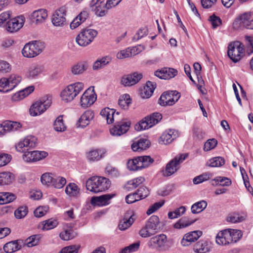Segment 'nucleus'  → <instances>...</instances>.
<instances>
[{
  "instance_id": "nucleus-24",
  "label": "nucleus",
  "mask_w": 253,
  "mask_h": 253,
  "mask_svg": "<svg viewBox=\"0 0 253 253\" xmlns=\"http://www.w3.org/2000/svg\"><path fill=\"white\" fill-rule=\"evenodd\" d=\"M105 153L104 149H92L86 153V158L90 162L98 161L104 157Z\"/></svg>"
},
{
  "instance_id": "nucleus-7",
  "label": "nucleus",
  "mask_w": 253,
  "mask_h": 253,
  "mask_svg": "<svg viewBox=\"0 0 253 253\" xmlns=\"http://www.w3.org/2000/svg\"><path fill=\"white\" fill-rule=\"evenodd\" d=\"M234 26L236 28L253 30V11L239 15L235 20Z\"/></svg>"
},
{
  "instance_id": "nucleus-57",
  "label": "nucleus",
  "mask_w": 253,
  "mask_h": 253,
  "mask_svg": "<svg viewBox=\"0 0 253 253\" xmlns=\"http://www.w3.org/2000/svg\"><path fill=\"white\" fill-rule=\"evenodd\" d=\"M151 127L149 122L146 120V117L140 121L138 124H137L135 126V129L137 131H141L142 130L148 129Z\"/></svg>"
},
{
  "instance_id": "nucleus-6",
  "label": "nucleus",
  "mask_w": 253,
  "mask_h": 253,
  "mask_svg": "<svg viewBox=\"0 0 253 253\" xmlns=\"http://www.w3.org/2000/svg\"><path fill=\"white\" fill-rule=\"evenodd\" d=\"M50 97L44 96L35 102L31 106L29 112L32 116H37L44 112L51 105Z\"/></svg>"
},
{
  "instance_id": "nucleus-49",
  "label": "nucleus",
  "mask_w": 253,
  "mask_h": 253,
  "mask_svg": "<svg viewBox=\"0 0 253 253\" xmlns=\"http://www.w3.org/2000/svg\"><path fill=\"white\" fill-rule=\"evenodd\" d=\"M186 208L184 206H181L174 211L169 212L168 215L169 219H174L181 216L184 214Z\"/></svg>"
},
{
  "instance_id": "nucleus-14",
  "label": "nucleus",
  "mask_w": 253,
  "mask_h": 253,
  "mask_svg": "<svg viewBox=\"0 0 253 253\" xmlns=\"http://www.w3.org/2000/svg\"><path fill=\"white\" fill-rule=\"evenodd\" d=\"M141 73L133 72L131 74L124 75L121 80V83L124 86H130L138 83L142 78Z\"/></svg>"
},
{
  "instance_id": "nucleus-34",
  "label": "nucleus",
  "mask_w": 253,
  "mask_h": 253,
  "mask_svg": "<svg viewBox=\"0 0 253 253\" xmlns=\"http://www.w3.org/2000/svg\"><path fill=\"white\" fill-rule=\"evenodd\" d=\"M58 224L56 219L50 218L41 222L40 227L42 230H49L55 228Z\"/></svg>"
},
{
  "instance_id": "nucleus-37",
  "label": "nucleus",
  "mask_w": 253,
  "mask_h": 253,
  "mask_svg": "<svg viewBox=\"0 0 253 253\" xmlns=\"http://www.w3.org/2000/svg\"><path fill=\"white\" fill-rule=\"evenodd\" d=\"M65 193L70 197L77 196L80 193V189L74 183H70L65 188Z\"/></svg>"
},
{
  "instance_id": "nucleus-53",
  "label": "nucleus",
  "mask_w": 253,
  "mask_h": 253,
  "mask_svg": "<svg viewBox=\"0 0 253 253\" xmlns=\"http://www.w3.org/2000/svg\"><path fill=\"white\" fill-rule=\"evenodd\" d=\"M194 222V221H189L186 217H183L175 223L173 227L176 229H182L191 225Z\"/></svg>"
},
{
  "instance_id": "nucleus-43",
  "label": "nucleus",
  "mask_w": 253,
  "mask_h": 253,
  "mask_svg": "<svg viewBox=\"0 0 253 253\" xmlns=\"http://www.w3.org/2000/svg\"><path fill=\"white\" fill-rule=\"evenodd\" d=\"M225 161L223 158L221 157H216L209 160L207 165L211 167H218L224 165Z\"/></svg>"
},
{
  "instance_id": "nucleus-55",
  "label": "nucleus",
  "mask_w": 253,
  "mask_h": 253,
  "mask_svg": "<svg viewBox=\"0 0 253 253\" xmlns=\"http://www.w3.org/2000/svg\"><path fill=\"white\" fill-rule=\"evenodd\" d=\"M40 239V236L39 235H34L28 238L25 242L28 247H32L36 246L38 244Z\"/></svg>"
},
{
  "instance_id": "nucleus-47",
  "label": "nucleus",
  "mask_w": 253,
  "mask_h": 253,
  "mask_svg": "<svg viewBox=\"0 0 253 253\" xmlns=\"http://www.w3.org/2000/svg\"><path fill=\"white\" fill-rule=\"evenodd\" d=\"M7 79L8 80L11 90H13L21 81V77L15 74L11 75Z\"/></svg>"
},
{
  "instance_id": "nucleus-45",
  "label": "nucleus",
  "mask_w": 253,
  "mask_h": 253,
  "mask_svg": "<svg viewBox=\"0 0 253 253\" xmlns=\"http://www.w3.org/2000/svg\"><path fill=\"white\" fill-rule=\"evenodd\" d=\"M53 126L55 130L58 132H63L66 129V126L63 122L62 116H59L56 118L54 121Z\"/></svg>"
},
{
  "instance_id": "nucleus-56",
  "label": "nucleus",
  "mask_w": 253,
  "mask_h": 253,
  "mask_svg": "<svg viewBox=\"0 0 253 253\" xmlns=\"http://www.w3.org/2000/svg\"><path fill=\"white\" fill-rule=\"evenodd\" d=\"M60 238L63 240L68 241L73 239L75 235L72 229H66L61 232L59 235Z\"/></svg>"
},
{
  "instance_id": "nucleus-5",
  "label": "nucleus",
  "mask_w": 253,
  "mask_h": 253,
  "mask_svg": "<svg viewBox=\"0 0 253 253\" xmlns=\"http://www.w3.org/2000/svg\"><path fill=\"white\" fill-rule=\"evenodd\" d=\"M44 43L40 41H32L26 43L22 50L23 55L27 58H33L42 52Z\"/></svg>"
},
{
  "instance_id": "nucleus-60",
  "label": "nucleus",
  "mask_w": 253,
  "mask_h": 253,
  "mask_svg": "<svg viewBox=\"0 0 253 253\" xmlns=\"http://www.w3.org/2000/svg\"><path fill=\"white\" fill-rule=\"evenodd\" d=\"M243 217L240 216L239 214L233 213L228 215L226 218V220L228 222L236 223L241 222L243 220Z\"/></svg>"
},
{
  "instance_id": "nucleus-61",
  "label": "nucleus",
  "mask_w": 253,
  "mask_h": 253,
  "mask_svg": "<svg viewBox=\"0 0 253 253\" xmlns=\"http://www.w3.org/2000/svg\"><path fill=\"white\" fill-rule=\"evenodd\" d=\"M246 44V51L248 54L253 53V38L251 36H246L245 37Z\"/></svg>"
},
{
  "instance_id": "nucleus-51",
  "label": "nucleus",
  "mask_w": 253,
  "mask_h": 253,
  "mask_svg": "<svg viewBox=\"0 0 253 253\" xmlns=\"http://www.w3.org/2000/svg\"><path fill=\"white\" fill-rule=\"evenodd\" d=\"M66 183V180L64 177L54 176L51 186L55 188L61 189Z\"/></svg>"
},
{
  "instance_id": "nucleus-33",
  "label": "nucleus",
  "mask_w": 253,
  "mask_h": 253,
  "mask_svg": "<svg viewBox=\"0 0 253 253\" xmlns=\"http://www.w3.org/2000/svg\"><path fill=\"white\" fill-rule=\"evenodd\" d=\"M111 57L109 56L98 58L93 64V70H97L103 68L104 66L108 65L111 61Z\"/></svg>"
},
{
  "instance_id": "nucleus-9",
  "label": "nucleus",
  "mask_w": 253,
  "mask_h": 253,
  "mask_svg": "<svg viewBox=\"0 0 253 253\" xmlns=\"http://www.w3.org/2000/svg\"><path fill=\"white\" fill-rule=\"evenodd\" d=\"M97 35V32L95 30L85 29L77 36L76 41L79 45L86 46L93 41Z\"/></svg>"
},
{
  "instance_id": "nucleus-28",
  "label": "nucleus",
  "mask_w": 253,
  "mask_h": 253,
  "mask_svg": "<svg viewBox=\"0 0 253 253\" xmlns=\"http://www.w3.org/2000/svg\"><path fill=\"white\" fill-rule=\"evenodd\" d=\"M47 11L44 9H39L34 11L32 15L31 18L33 22L37 24L42 23L45 21L47 17Z\"/></svg>"
},
{
  "instance_id": "nucleus-30",
  "label": "nucleus",
  "mask_w": 253,
  "mask_h": 253,
  "mask_svg": "<svg viewBox=\"0 0 253 253\" xmlns=\"http://www.w3.org/2000/svg\"><path fill=\"white\" fill-rule=\"evenodd\" d=\"M150 146V142L145 138H140L134 141L131 145V149L133 151H141L148 148Z\"/></svg>"
},
{
  "instance_id": "nucleus-41",
  "label": "nucleus",
  "mask_w": 253,
  "mask_h": 253,
  "mask_svg": "<svg viewBox=\"0 0 253 253\" xmlns=\"http://www.w3.org/2000/svg\"><path fill=\"white\" fill-rule=\"evenodd\" d=\"M131 103L130 96L127 94H125L121 96L118 100L119 105L121 108L124 110L127 109Z\"/></svg>"
},
{
  "instance_id": "nucleus-8",
  "label": "nucleus",
  "mask_w": 253,
  "mask_h": 253,
  "mask_svg": "<svg viewBox=\"0 0 253 253\" xmlns=\"http://www.w3.org/2000/svg\"><path fill=\"white\" fill-rule=\"evenodd\" d=\"M187 157V154H181L176 156L173 159L170 161L166 165L164 175L169 176L174 173L179 169V165Z\"/></svg>"
},
{
  "instance_id": "nucleus-13",
  "label": "nucleus",
  "mask_w": 253,
  "mask_h": 253,
  "mask_svg": "<svg viewBox=\"0 0 253 253\" xmlns=\"http://www.w3.org/2000/svg\"><path fill=\"white\" fill-rule=\"evenodd\" d=\"M37 139L33 136L29 135L19 142L15 145L16 150L20 152H24L28 148L34 147L37 143Z\"/></svg>"
},
{
  "instance_id": "nucleus-11",
  "label": "nucleus",
  "mask_w": 253,
  "mask_h": 253,
  "mask_svg": "<svg viewBox=\"0 0 253 253\" xmlns=\"http://www.w3.org/2000/svg\"><path fill=\"white\" fill-rule=\"evenodd\" d=\"M243 50L244 45L242 43L239 42H234L228 46V56L234 62H237L241 58Z\"/></svg>"
},
{
  "instance_id": "nucleus-12",
  "label": "nucleus",
  "mask_w": 253,
  "mask_h": 253,
  "mask_svg": "<svg viewBox=\"0 0 253 253\" xmlns=\"http://www.w3.org/2000/svg\"><path fill=\"white\" fill-rule=\"evenodd\" d=\"M67 8L63 6L56 10L52 17V23L54 26L63 27L66 24Z\"/></svg>"
},
{
  "instance_id": "nucleus-64",
  "label": "nucleus",
  "mask_w": 253,
  "mask_h": 253,
  "mask_svg": "<svg viewBox=\"0 0 253 253\" xmlns=\"http://www.w3.org/2000/svg\"><path fill=\"white\" fill-rule=\"evenodd\" d=\"M79 246L72 245L63 248L58 253H78Z\"/></svg>"
},
{
  "instance_id": "nucleus-20",
  "label": "nucleus",
  "mask_w": 253,
  "mask_h": 253,
  "mask_svg": "<svg viewBox=\"0 0 253 253\" xmlns=\"http://www.w3.org/2000/svg\"><path fill=\"white\" fill-rule=\"evenodd\" d=\"M130 125L129 122H121L118 123L110 129V133L114 136H120L129 129Z\"/></svg>"
},
{
  "instance_id": "nucleus-2",
  "label": "nucleus",
  "mask_w": 253,
  "mask_h": 253,
  "mask_svg": "<svg viewBox=\"0 0 253 253\" xmlns=\"http://www.w3.org/2000/svg\"><path fill=\"white\" fill-rule=\"evenodd\" d=\"M111 186L109 179L101 176H93L86 182L87 190L94 193H99L108 190Z\"/></svg>"
},
{
  "instance_id": "nucleus-38",
  "label": "nucleus",
  "mask_w": 253,
  "mask_h": 253,
  "mask_svg": "<svg viewBox=\"0 0 253 253\" xmlns=\"http://www.w3.org/2000/svg\"><path fill=\"white\" fill-rule=\"evenodd\" d=\"M91 10L98 17H103L107 13L108 8L106 6V2L105 4L97 5L96 7L90 8Z\"/></svg>"
},
{
  "instance_id": "nucleus-22",
  "label": "nucleus",
  "mask_w": 253,
  "mask_h": 253,
  "mask_svg": "<svg viewBox=\"0 0 253 253\" xmlns=\"http://www.w3.org/2000/svg\"><path fill=\"white\" fill-rule=\"evenodd\" d=\"M94 113L90 110L85 111L81 116L76 124L77 127L84 128L88 126L93 119Z\"/></svg>"
},
{
  "instance_id": "nucleus-35",
  "label": "nucleus",
  "mask_w": 253,
  "mask_h": 253,
  "mask_svg": "<svg viewBox=\"0 0 253 253\" xmlns=\"http://www.w3.org/2000/svg\"><path fill=\"white\" fill-rule=\"evenodd\" d=\"M21 248L19 245L17 241H13L6 243L3 246V250L6 253H13L18 250Z\"/></svg>"
},
{
  "instance_id": "nucleus-48",
  "label": "nucleus",
  "mask_w": 253,
  "mask_h": 253,
  "mask_svg": "<svg viewBox=\"0 0 253 253\" xmlns=\"http://www.w3.org/2000/svg\"><path fill=\"white\" fill-rule=\"evenodd\" d=\"M162 116L161 114L159 113H154L146 117V120L149 122L150 126L152 127L155 125L159 123L162 119Z\"/></svg>"
},
{
  "instance_id": "nucleus-26",
  "label": "nucleus",
  "mask_w": 253,
  "mask_h": 253,
  "mask_svg": "<svg viewBox=\"0 0 253 253\" xmlns=\"http://www.w3.org/2000/svg\"><path fill=\"white\" fill-rule=\"evenodd\" d=\"M44 71V68L42 65L33 64L29 68L27 76L30 79H35Z\"/></svg>"
},
{
  "instance_id": "nucleus-58",
  "label": "nucleus",
  "mask_w": 253,
  "mask_h": 253,
  "mask_svg": "<svg viewBox=\"0 0 253 253\" xmlns=\"http://www.w3.org/2000/svg\"><path fill=\"white\" fill-rule=\"evenodd\" d=\"M211 176V174L210 173H204L199 176L195 177L193 182L195 184H198L201 183L205 181L208 180Z\"/></svg>"
},
{
  "instance_id": "nucleus-10",
  "label": "nucleus",
  "mask_w": 253,
  "mask_h": 253,
  "mask_svg": "<svg viewBox=\"0 0 253 253\" xmlns=\"http://www.w3.org/2000/svg\"><path fill=\"white\" fill-rule=\"evenodd\" d=\"M180 93L176 90L164 92L160 96L158 103L162 106H171L179 99Z\"/></svg>"
},
{
  "instance_id": "nucleus-23",
  "label": "nucleus",
  "mask_w": 253,
  "mask_h": 253,
  "mask_svg": "<svg viewBox=\"0 0 253 253\" xmlns=\"http://www.w3.org/2000/svg\"><path fill=\"white\" fill-rule=\"evenodd\" d=\"M179 136L178 131L170 129L165 131L160 137V143L165 145L171 143Z\"/></svg>"
},
{
  "instance_id": "nucleus-62",
  "label": "nucleus",
  "mask_w": 253,
  "mask_h": 253,
  "mask_svg": "<svg viewBox=\"0 0 253 253\" xmlns=\"http://www.w3.org/2000/svg\"><path fill=\"white\" fill-rule=\"evenodd\" d=\"M219 185L222 186H229L231 184V180L226 177L218 176L214 179Z\"/></svg>"
},
{
  "instance_id": "nucleus-25",
  "label": "nucleus",
  "mask_w": 253,
  "mask_h": 253,
  "mask_svg": "<svg viewBox=\"0 0 253 253\" xmlns=\"http://www.w3.org/2000/svg\"><path fill=\"white\" fill-rule=\"evenodd\" d=\"M211 249V243L204 240L199 241L193 246V251L196 253H207Z\"/></svg>"
},
{
  "instance_id": "nucleus-21",
  "label": "nucleus",
  "mask_w": 253,
  "mask_h": 253,
  "mask_svg": "<svg viewBox=\"0 0 253 253\" xmlns=\"http://www.w3.org/2000/svg\"><path fill=\"white\" fill-rule=\"evenodd\" d=\"M202 235L201 231H194L185 234L181 241L183 246H188L192 243L197 241Z\"/></svg>"
},
{
  "instance_id": "nucleus-29",
  "label": "nucleus",
  "mask_w": 253,
  "mask_h": 253,
  "mask_svg": "<svg viewBox=\"0 0 253 253\" xmlns=\"http://www.w3.org/2000/svg\"><path fill=\"white\" fill-rule=\"evenodd\" d=\"M156 84L155 83L148 81L143 88L140 91V95L143 98H148L152 95Z\"/></svg>"
},
{
  "instance_id": "nucleus-42",
  "label": "nucleus",
  "mask_w": 253,
  "mask_h": 253,
  "mask_svg": "<svg viewBox=\"0 0 253 253\" xmlns=\"http://www.w3.org/2000/svg\"><path fill=\"white\" fill-rule=\"evenodd\" d=\"M145 180L143 176H139L129 181L126 185V188L128 189H133L137 188Z\"/></svg>"
},
{
  "instance_id": "nucleus-39",
  "label": "nucleus",
  "mask_w": 253,
  "mask_h": 253,
  "mask_svg": "<svg viewBox=\"0 0 253 253\" xmlns=\"http://www.w3.org/2000/svg\"><path fill=\"white\" fill-rule=\"evenodd\" d=\"M207 206V203L204 200L196 202L191 206V212L194 213H199L204 211Z\"/></svg>"
},
{
  "instance_id": "nucleus-52",
  "label": "nucleus",
  "mask_w": 253,
  "mask_h": 253,
  "mask_svg": "<svg viewBox=\"0 0 253 253\" xmlns=\"http://www.w3.org/2000/svg\"><path fill=\"white\" fill-rule=\"evenodd\" d=\"M138 158L139 165H141L140 167H141L142 169L148 167L154 162V160L149 156H140Z\"/></svg>"
},
{
  "instance_id": "nucleus-15",
  "label": "nucleus",
  "mask_w": 253,
  "mask_h": 253,
  "mask_svg": "<svg viewBox=\"0 0 253 253\" xmlns=\"http://www.w3.org/2000/svg\"><path fill=\"white\" fill-rule=\"evenodd\" d=\"M167 242V236L164 234H161L151 238L147 243V245L152 249L162 248L166 245Z\"/></svg>"
},
{
  "instance_id": "nucleus-63",
  "label": "nucleus",
  "mask_w": 253,
  "mask_h": 253,
  "mask_svg": "<svg viewBox=\"0 0 253 253\" xmlns=\"http://www.w3.org/2000/svg\"><path fill=\"white\" fill-rule=\"evenodd\" d=\"M138 200H141L147 197L149 194V191L146 187H141L135 192Z\"/></svg>"
},
{
  "instance_id": "nucleus-36",
  "label": "nucleus",
  "mask_w": 253,
  "mask_h": 253,
  "mask_svg": "<svg viewBox=\"0 0 253 253\" xmlns=\"http://www.w3.org/2000/svg\"><path fill=\"white\" fill-rule=\"evenodd\" d=\"M13 179L14 175L10 172L0 173V185L10 184Z\"/></svg>"
},
{
  "instance_id": "nucleus-18",
  "label": "nucleus",
  "mask_w": 253,
  "mask_h": 253,
  "mask_svg": "<svg viewBox=\"0 0 253 253\" xmlns=\"http://www.w3.org/2000/svg\"><path fill=\"white\" fill-rule=\"evenodd\" d=\"M25 22L23 16H20L8 21L6 23V29L7 31L13 33L21 28Z\"/></svg>"
},
{
  "instance_id": "nucleus-3",
  "label": "nucleus",
  "mask_w": 253,
  "mask_h": 253,
  "mask_svg": "<svg viewBox=\"0 0 253 253\" xmlns=\"http://www.w3.org/2000/svg\"><path fill=\"white\" fill-rule=\"evenodd\" d=\"M84 88V84L76 82L67 85L61 92V97L65 102H71Z\"/></svg>"
},
{
  "instance_id": "nucleus-32",
  "label": "nucleus",
  "mask_w": 253,
  "mask_h": 253,
  "mask_svg": "<svg viewBox=\"0 0 253 253\" xmlns=\"http://www.w3.org/2000/svg\"><path fill=\"white\" fill-rule=\"evenodd\" d=\"M115 113L114 109L106 108L101 111L100 114L107 121V123L110 124L113 123L114 121Z\"/></svg>"
},
{
  "instance_id": "nucleus-46",
  "label": "nucleus",
  "mask_w": 253,
  "mask_h": 253,
  "mask_svg": "<svg viewBox=\"0 0 253 253\" xmlns=\"http://www.w3.org/2000/svg\"><path fill=\"white\" fill-rule=\"evenodd\" d=\"M54 175L53 174L46 172L42 174L41 177V181L42 184L46 186H51L53 182Z\"/></svg>"
},
{
  "instance_id": "nucleus-50",
  "label": "nucleus",
  "mask_w": 253,
  "mask_h": 253,
  "mask_svg": "<svg viewBox=\"0 0 253 253\" xmlns=\"http://www.w3.org/2000/svg\"><path fill=\"white\" fill-rule=\"evenodd\" d=\"M139 159L137 158L129 160L127 163V168L130 170H138L141 169V167H140Z\"/></svg>"
},
{
  "instance_id": "nucleus-17",
  "label": "nucleus",
  "mask_w": 253,
  "mask_h": 253,
  "mask_svg": "<svg viewBox=\"0 0 253 253\" xmlns=\"http://www.w3.org/2000/svg\"><path fill=\"white\" fill-rule=\"evenodd\" d=\"M96 100V95L92 91L86 90L80 98V104L82 108H86L92 105Z\"/></svg>"
},
{
  "instance_id": "nucleus-31",
  "label": "nucleus",
  "mask_w": 253,
  "mask_h": 253,
  "mask_svg": "<svg viewBox=\"0 0 253 253\" xmlns=\"http://www.w3.org/2000/svg\"><path fill=\"white\" fill-rule=\"evenodd\" d=\"M88 17V13L86 10H83L74 19L70 24V28L75 29L83 23Z\"/></svg>"
},
{
  "instance_id": "nucleus-27",
  "label": "nucleus",
  "mask_w": 253,
  "mask_h": 253,
  "mask_svg": "<svg viewBox=\"0 0 253 253\" xmlns=\"http://www.w3.org/2000/svg\"><path fill=\"white\" fill-rule=\"evenodd\" d=\"M88 68V64L86 61H81L74 64L70 69L71 73L74 75L83 74Z\"/></svg>"
},
{
  "instance_id": "nucleus-1",
  "label": "nucleus",
  "mask_w": 253,
  "mask_h": 253,
  "mask_svg": "<svg viewBox=\"0 0 253 253\" xmlns=\"http://www.w3.org/2000/svg\"><path fill=\"white\" fill-rule=\"evenodd\" d=\"M242 236L239 230L227 229L218 233L216 242L219 245L226 246L236 243Z\"/></svg>"
},
{
  "instance_id": "nucleus-44",
  "label": "nucleus",
  "mask_w": 253,
  "mask_h": 253,
  "mask_svg": "<svg viewBox=\"0 0 253 253\" xmlns=\"http://www.w3.org/2000/svg\"><path fill=\"white\" fill-rule=\"evenodd\" d=\"M134 219L130 216L128 218H124L121 220L118 225V228L120 230L124 231L128 228L133 223Z\"/></svg>"
},
{
  "instance_id": "nucleus-16",
  "label": "nucleus",
  "mask_w": 253,
  "mask_h": 253,
  "mask_svg": "<svg viewBox=\"0 0 253 253\" xmlns=\"http://www.w3.org/2000/svg\"><path fill=\"white\" fill-rule=\"evenodd\" d=\"M47 156V153L45 151H28L23 155V159L26 162L32 163L40 161Z\"/></svg>"
},
{
  "instance_id": "nucleus-40",
  "label": "nucleus",
  "mask_w": 253,
  "mask_h": 253,
  "mask_svg": "<svg viewBox=\"0 0 253 253\" xmlns=\"http://www.w3.org/2000/svg\"><path fill=\"white\" fill-rule=\"evenodd\" d=\"M16 198L15 195L9 192L0 193V205L6 204L13 201Z\"/></svg>"
},
{
  "instance_id": "nucleus-4",
  "label": "nucleus",
  "mask_w": 253,
  "mask_h": 253,
  "mask_svg": "<svg viewBox=\"0 0 253 253\" xmlns=\"http://www.w3.org/2000/svg\"><path fill=\"white\" fill-rule=\"evenodd\" d=\"M159 223V217L156 215L151 216L139 231V236L142 238H148L155 234L157 232Z\"/></svg>"
},
{
  "instance_id": "nucleus-19",
  "label": "nucleus",
  "mask_w": 253,
  "mask_h": 253,
  "mask_svg": "<svg viewBox=\"0 0 253 253\" xmlns=\"http://www.w3.org/2000/svg\"><path fill=\"white\" fill-rule=\"evenodd\" d=\"M114 194H104L98 197H92L90 203L92 205L95 206L102 207L108 205L110 203V200L114 197Z\"/></svg>"
},
{
  "instance_id": "nucleus-54",
  "label": "nucleus",
  "mask_w": 253,
  "mask_h": 253,
  "mask_svg": "<svg viewBox=\"0 0 253 253\" xmlns=\"http://www.w3.org/2000/svg\"><path fill=\"white\" fill-rule=\"evenodd\" d=\"M11 90L7 78H1L0 79V91L5 93Z\"/></svg>"
},
{
  "instance_id": "nucleus-59",
  "label": "nucleus",
  "mask_w": 253,
  "mask_h": 253,
  "mask_svg": "<svg viewBox=\"0 0 253 253\" xmlns=\"http://www.w3.org/2000/svg\"><path fill=\"white\" fill-rule=\"evenodd\" d=\"M28 213L27 207L23 206L19 207L14 212V215L16 218L21 219L24 217Z\"/></svg>"
}]
</instances>
